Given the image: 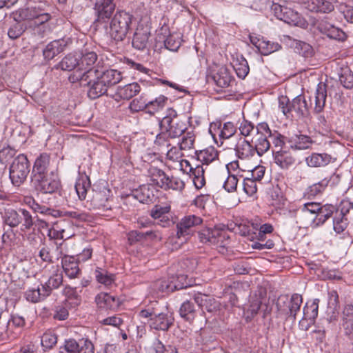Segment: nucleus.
Masks as SVG:
<instances>
[{"instance_id":"10","label":"nucleus","mask_w":353,"mask_h":353,"mask_svg":"<svg viewBox=\"0 0 353 353\" xmlns=\"http://www.w3.org/2000/svg\"><path fill=\"white\" fill-rule=\"evenodd\" d=\"M256 134L252 141L254 148L258 156H262L270 148V143L268 138L271 135V130L267 123L262 122L256 126Z\"/></svg>"},{"instance_id":"30","label":"nucleus","mask_w":353,"mask_h":353,"mask_svg":"<svg viewBox=\"0 0 353 353\" xmlns=\"http://www.w3.org/2000/svg\"><path fill=\"white\" fill-rule=\"evenodd\" d=\"M51 274L47 282L44 285L41 284V286L49 290V294L52 289L58 288L63 282V276L61 272L58 269L57 266L52 265L50 268Z\"/></svg>"},{"instance_id":"40","label":"nucleus","mask_w":353,"mask_h":353,"mask_svg":"<svg viewBox=\"0 0 353 353\" xmlns=\"http://www.w3.org/2000/svg\"><path fill=\"white\" fill-rule=\"evenodd\" d=\"M48 235L50 239H67L72 236L71 234L67 232L66 228L62 223H56L48 230Z\"/></svg>"},{"instance_id":"18","label":"nucleus","mask_w":353,"mask_h":353,"mask_svg":"<svg viewBox=\"0 0 353 353\" xmlns=\"http://www.w3.org/2000/svg\"><path fill=\"white\" fill-rule=\"evenodd\" d=\"M170 206L165 205L164 206L156 205L150 211V216L157 221V223L162 227L169 226L171 219L169 216Z\"/></svg>"},{"instance_id":"43","label":"nucleus","mask_w":353,"mask_h":353,"mask_svg":"<svg viewBox=\"0 0 353 353\" xmlns=\"http://www.w3.org/2000/svg\"><path fill=\"white\" fill-rule=\"evenodd\" d=\"M219 237H223V239H229V236L228 234V231L223 228L220 227H215L211 230H208V240L213 243H223V241L222 239H219Z\"/></svg>"},{"instance_id":"25","label":"nucleus","mask_w":353,"mask_h":353,"mask_svg":"<svg viewBox=\"0 0 353 353\" xmlns=\"http://www.w3.org/2000/svg\"><path fill=\"white\" fill-rule=\"evenodd\" d=\"M274 160L275 163L281 169L288 170L292 167L296 161V159L288 151L285 150H279L274 153Z\"/></svg>"},{"instance_id":"32","label":"nucleus","mask_w":353,"mask_h":353,"mask_svg":"<svg viewBox=\"0 0 353 353\" xmlns=\"http://www.w3.org/2000/svg\"><path fill=\"white\" fill-rule=\"evenodd\" d=\"M296 223L299 228H316L315 223V216H310L301 208H299V213L297 214V219Z\"/></svg>"},{"instance_id":"13","label":"nucleus","mask_w":353,"mask_h":353,"mask_svg":"<svg viewBox=\"0 0 353 353\" xmlns=\"http://www.w3.org/2000/svg\"><path fill=\"white\" fill-rule=\"evenodd\" d=\"M114 0H96L94 6L95 22L106 23L112 17L116 8Z\"/></svg>"},{"instance_id":"52","label":"nucleus","mask_w":353,"mask_h":353,"mask_svg":"<svg viewBox=\"0 0 353 353\" xmlns=\"http://www.w3.org/2000/svg\"><path fill=\"white\" fill-rule=\"evenodd\" d=\"M95 277L97 281L106 286L111 285L114 281V276L108 273L105 270L98 269L95 271Z\"/></svg>"},{"instance_id":"60","label":"nucleus","mask_w":353,"mask_h":353,"mask_svg":"<svg viewBox=\"0 0 353 353\" xmlns=\"http://www.w3.org/2000/svg\"><path fill=\"white\" fill-rule=\"evenodd\" d=\"M16 151L9 145L0 149V162L3 164L8 163L15 155Z\"/></svg>"},{"instance_id":"44","label":"nucleus","mask_w":353,"mask_h":353,"mask_svg":"<svg viewBox=\"0 0 353 353\" xmlns=\"http://www.w3.org/2000/svg\"><path fill=\"white\" fill-rule=\"evenodd\" d=\"M329 182L330 180L325 178L321 181L314 183L307 188L305 195L307 196L308 198H311L321 194L328 185Z\"/></svg>"},{"instance_id":"5","label":"nucleus","mask_w":353,"mask_h":353,"mask_svg":"<svg viewBox=\"0 0 353 353\" xmlns=\"http://www.w3.org/2000/svg\"><path fill=\"white\" fill-rule=\"evenodd\" d=\"M160 129L165 130L170 138H176L182 135L187 129V124L178 116L176 112L170 108L166 115L160 121Z\"/></svg>"},{"instance_id":"24","label":"nucleus","mask_w":353,"mask_h":353,"mask_svg":"<svg viewBox=\"0 0 353 353\" xmlns=\"http://www.w3.org/2000/svg\"><path fill=\"white\" fill-rule=\"evenodd\" d=\"M288 143L292 149L301 150L310 148L314 141L307 135L295 134L288 138Z\"/></svg>"},{"instance_id":"49","label":"nucleus","mask_w":353,"mask_h":353,"mask_svg":"<svg viewBox=\"0 0 353 353\" xmlns=\"http://www.w3.org/2000/svg\"><path fill=\"white\" fill-rule=\"evenodd\" d=\"M195 135L192 131L187 132L179 143L181 150H190L194 148Z\"/></svg>"},{"instance_id":"27","label":"nucleus","mask_w":353,"mask_h":353,"mask_svg":"<svg viewBox=\"0 0 353 353\" xmlns=\"http://www.w3.org/2000/svg\"><path fill=\"white\" fill-rule=\"evenodd\" d=\"M327 99V85L323 82L318 83L314 93V108L316 113L321 112L325 105Z\"/></svg>"},{"instance_id":"11","label":"nucleus","mask_w":353,"mask_h":353,"mask_svg":"<svg viewBox=\"0 0 353 353\" xmlns=\"http://www.w3.org/2000/svg\"><path fill=\"white\" fill-rule=\"evenodd\" d=\"M31 181L37 191L44 194L55 192L60 183L57 175L54 172L39 177H31Z\"/></svg>"},{"instance_id":"4","label":"nucleus","mask_w":353,"mask_h":353,"mask_svg":"<svg viewBox=\"0 0 353 353\" xmlns=\"http://www.w3.org/2000/svg\"><path fill=\"white\" fill-rule=\"evenodd\" d=\"M279 108L287 118H301L307 112L306 101L302 95H299L292 101L286 96L279 98Z\"/></svg>"},{"instance_id":"56","label":"nucleus","mask_w":353,"mask_h":353,"mask_svg":"<svg viewBox=\"0 0 353 353\" xmlns=\"http://www.w3.org/2000/svg\"><path fill=\"white\" fill-rule=\"evenodd\" d=\"M148 102L141 96L130 102L129 109L132 112H137L148 108Z\"/></svg>"},{"instance_id":"12","label":"nucleus","mask_w":353,"mask_h":353,"mask_svg":"<svg viewBox=\"0 0 353 353\" xmlns=\"http://www.w3.org/2000/svg\"><path fill=\"white\" fill-rule=\"evenodd\" d=\"M203 219L194 214L185 215L176 224V236L178 239L191 235L194 228L200 225Z\"/></svg>"},{"instance_id":"57","label":"nucleus","mask_w":353,"mask_h":353,"mask_svg":"<svg viewBox=\"0 0 353 353\" xmlns=\"http://www.w3.org/2000/svg\"><path fill=\"white\" fill-rule=\"evenodd\" d=\"M57 342V337L52 332H46L43 334L41 343L44 348H52Z\"/></svg>"},{"instance_id":"35","label":"nucleus","mask_w":353,"mask_h":353,"mask_svg":"<svg viewBox=\"0 0 353 353\" xmlns=\"http://www.w3.org/2000/svg\"><path fill=\"white\" fill-rule=\"evenodd\" d=\"M49 295V290H46L41 286L38 285L37 288L28 289L25 294L26 298L28 301L32 303L39 302Z\"/></svg>"},{"instance_id":"8","label":"nucleus","mask_w":353,"mask_h":353,"mask_svg":"<svg viewBox=\"0 0 353 353\" xmlns=\"http://www.w3.org/2000/svg\"><path fill=\"white\" fill-rule=\"evenodd\" d=\"M272 10L277 19L283 21L288 24L301 28H305L307 25L306 21L299 13L287 6L279 3H273Z\"/></svg>"},{"instance_id":"33","label":"nucleus","mask_w":353,"mask_h":353,"mask_svg":"<svg viewBox=\"0 0 353 353\" xmlns=\"http://www.w3.org/2000/svg\"><path fill=\"white\" fill-rule=\"evenodd\" d=\"M90 188V181L85 174L79 175L75 183V190L80 200H84L88 190Z\"/></svg>"},{"instance_id":"61","label":"nucleus","mask_w":353,"mask_h":353,"mask_svg":"<svg viewBox=\"0 0 353 353\" xmlns=\"http://www.w3.org/2000/svg\"><path fill=\"white\" fill-rule=\"evenodd\" d=\"M256 182L253 179L246 177L243 180V190L248 196H252L257 191Z\"/></svg>"},{"instance_id":"58","label":"nucleus","mask_w":353,"mask_h":353,"mask_svg":"<svg viewBox=\"0 0 353 353\" xmlns=\"http://www.w3.org/2000/svg\"><path fill=\"white\" fill-rule=\"evenodd\" d=\"M166 101L167 98L163 95H161L157 97L154 100L148 101V109L149 110V112L150 113L154 112L162 108L165 105Z\"/></svg>"},{"instance_id":"22","label":"nucleus","mask_w":353,"mask_h":353,"mask_svg":"<svg viewBox=\"0 0 353 353\" xmlns=\"http://www.w3.org/2000/svg\"><path fill=\"white\" fill-rule=\"evenodd\" d=\"M95 302L99 307L105 310H116L120 303L118 298L105 292L98 294Z\"/></svg>"},{"instance_id":"20","label":"nucleus","mask_w":353,"mask_h":353,"mask_svg":"<svg viewBox=\"0 0 353 353\" xmlns=\"http://www.w3.org/2000/svg\"><path fill=\"white\" fill-rule=\"evenodd\" d=\"M236 155L241 160H250L256 154L253 145L245 139H240L235 147Z\"/></svg>"},{"instance_id":"16","label":"nucleus","mask_w":353,"mask_h":353,"mask_svg":"<svg viewBox=\"0 0 353 353\" xmlns=\"http://www.w3.org/2000/svg\"><path fill=\"white\" fill-rule=\"evenodd\" d=\"M150 30L148 26L139 24L134 34L132 46L138 50H143L146 48L148 43Z\"/></svg>"},{"instance_id":"47","label":"nucleus","mask_w":353,"mask_h":353,"mask_svg":"<svg viewBox=\"0 0 353 353\" xmlns=\"http://www.w3.org/2000/svg\"><path fill=\"white\" fill-rule=\"evenodd\" d=\"M233 68L237 76L241 79H244L250 70L247 61L243 57L234 62Z\"/></svg>"},{"instance_id":"28","label":"nucleus","mask_w":353,"mask_h":353,"mask_svg":"<svg viewBox=\"0 0 353 353\" xmlns=\"http://www.w3.org/2000/svg\"><path fill=\"white\" fill-rule=\"evenodd\" d=\"M344 204L345 201H343L341 213L336 215L333 219V229L337 234L343 233L349 224L348 219L345 216V214L349 212V208H345Z\"/></svg>"},{"instance_id":"6","label":"nucleus","mask_w":353,"mask_h":353,"mask_svg":"<svg viewBox=\"0 0 353 353\" xmlns=\"http://www.w3.org/2000/svg\"><path fill=\"white\" fill-rule=\"evenodd\" d=\"M139 315L141 318L146 319L150 326L157 330H168L174 321L173 313L168 310L157 314L150 310H142Z\"/></svg>"},{"instance_id":"51","label":"nucleus","mask_w":353,"mask_h":353,"mask_svg":"<svg viewBox=\"0 0 353 353\" xmlns=\"http://www.w3.org/2000/svg\"><path fill=\"white\" fill-rule=\"evenodd\" d=\"M21 220V216L14 210H8L5 212L4 222L10 227H17Z\"/></svg>"},{"instance_id":"17","label":"nucleus","mask_w":353,"mask_h":353,"mask_svg":"<svg viewBox=\"0 0 353 353\" xmlns=\"http://www.w3.org/2000/svg\"><path fill=\"white\" fill-rule=\"evenodd\" d=\"M337 0H305V7L314 12L329 13L334 10Z\"/></svg>"},{"instance_id":"59","label":"nucleus","mask_w":353,"mask_h":353,"mask_svg":"<svg viewBox=\"0 0 353 353\" xmlns=\"http://www.w3.org/2000/svg\"><path fill=\"white\" fill-rule=\"evenodd\" d=\"M80 346V339L77 341L75 339H69L64 341L61 350H64L66 353H77Z\"/></svg>"},{"instance_id":"54","label":"nucleus","mask_w":353,"mask_h":353,"mask_svg":"<svg viewBox=\"0 0 353 353\" xmlns=\"http://www.w3.org/2000/svg\"><path fill=\"white\" fill-rule=\"evenodd\" d=\"M236 132V128L232 122H225L219 131V137L221 139H227L232 137Z\"/></svg>"},{"instance_id":"15","label":"nucleus","mask_w":353,"mask_h":353,"mask_svg":"<svg viewBox=\"0 0 353 353\" xmlns=\"http://www.w3.org/2000/svg\"><path fill=\"white\" fill-rule=\"evenodd\" d=\"M317 28L321 33L327 35L330 39L344 41L347 37L346 34L341 29L332 25L324 19L318 23Z\"/></svg>"},{"instance_id":"42","label":"nucleus","mask_w":353,"mask_h":353,"mask_svg":"<svg viewBox=\"0 0 353 353\" xmlns=\"http://www.w3.org/2000/svg\"><path fill=\"white\" fill-rule=\"evenodd\" d=\"M303 303L302 296L299 294H294L291 296L290 299L288 301L287 307L288 314L295 318L296 314L300 310L301 305Z\"/></svg>"},{"instance_id":"1","label":"nucleus","mask_w":353,"mask_h":353,"mask_svg":"<svg viewBox=\"0 0 353 353\" xmlns=\"http://www.w3.org/2000/svg\"><path fill=\"white\" fill-rule=\"evenodd\" d=\"M97 60V55L94 52H88L79 54H68L58 64L57 68L62 70L73 72L70 74V82L74 83L79 81H85L86 78L94 74L92 69Z\"/></svg>"},{"instance_id":"23","label":"nucleus","mask_w":353,"mask_h":353,"mask_svg":"<svg viewBox=\"0 0 353 353\" xmlns=\"http://www.w3.org/2000/svg\"><path fill=\"white\" fill-rule=\"evenodd\" d=\"M50 164V155L47 153L41 154L34 161L31 177H39L47 174Z\"/></svg>"},{"instance_id":"2","label":"nucleus","mask_w":353,"mask_h":353,"mask_svg":"<svg viewBox=\"0 0 353 353\" xmlns=\"http://www.w3.org/2000/svg\"><path fill=\"white\" fill-rule=\"evenodd\" d=\"M51 18V14L39 6H28L14 13L16 21H25L26 28L37 30L38 34L42 35L50 30L47 23Z\"/></svg>"},{"instance_id":"36","label":"nucleus","mask_w":353,"mask_h":353,"mask_svg":"<svg viewBox=\"0 0 353 353\" xmlns=\"http://www.w3.org/2000/svg\"><path fill=\"white\" fill-rule=\"evenodd\" d=\"M99 76L108 88L119 83L123 78L119 71L113 69L107 70Z\"/></svg>"},{"instance_id":"37","label":"nucleus","mask_w":353,"mask_h":353,"mask_svg":"<svg viewBox=\"0 0 353 353\" xmlns=\"http://www.w3.org/2000/svg\"><path fill=\"white\" fill-rule=\"evenodd\" d=\"M52 215L54 217L57 216H68L74 219L79 221H89L92 216L87 212L80 211H53Z\"/></svg>"},{"instance_id":"7","label":"nucleus","mask_w":353,"mask_h":353,"mask_svg":"<svg viewBox=\"0 0 353 353\" xmlns=\"http://www.w3.org/2000/svg\"><path fill=\"white\" fill-rule=\"evenodd\" d=\"M30 172V165L27 157L23 154L18 155L10 167V179L13 185L19 186L27 178Z\"/></svg>"},{"instance_id":"45","label":"nucleus","mask_w":353,"mask_h":353,"mask_svg":"<svg viewBox=\"0 0 353 353\" xmlns=\"http://www.w3.org/2000/svg\"><path fill=\"white\" fill-rule=\"evenodd\" d=\"M179 314L186 321H192L195 316V308L194 304L190 301H184L180 307Z\"/></svg>"},{"instance_id":"46","label":"nucleus","mask_w":353,"mask_h":353,"mask_svg":"<svg viewBox=\"0 0 353 353\" xmlns=\"http://www.w3.org/2000/svg\"><path fill=\"white\" fill-rule=\"evenodd\" d=\"M170 139L168 132L165 130L161 129L160 133L156 137L154 143L159 147V150H161V152H165V150L171 146L170 142Z\"/></svg>"},{"instance_id":"41","label":"nucleus","mask_w":353,"mask_h":353,"mask_svg":"<svg viewBox=\"0 0 353 353\" xmlns=\"http://www.w3.org/2000/svg\"><path fill=\"white\" fill-rule=\"evenodd\" d=\"M151 181L157 186L161 188L168 187V176L161 170L157 168H152L150 170Z\"/></svg>"},{"instance_id":"9","label":"nucleus","mask_w":353,"mask_h":353,"mask_svg":"<svg viewBox=\"0 0 353 353\" xmlns=\"http://www.w3.org/2000/svg\"><path fill=\"white\" fill-rule=\"evenodd\" d=\"M92 69L94 74L86 78L85 81H79V83L82 86H88V95L90 99H97L106 93L108 87L103 82V79L97 74L98 70L96 69L95 64L93 65Z\"/></svg>"},{"instance_id":"31","label":"nucleus","mask_w":353,"mask_h":353,"mask_svg":"<svg viewBox=\"0 0 353 353\" xmlns=\"http://www.w3.org/2000/svg\"><path fill=\"white\" fill-rule=\"evenodd\" d=\"M336 211V208L334 205H321L318 214L315 216V223L316 228L323 225Z\"/></svg>"},{"instance_id":"26","label":"nucleus","mask_w":353,"mask_h":353,"mask_svg":"<svg viewBox=\"0 0 353 353\" xmlns=\"http://www.w3.org/2000/svg\"><path fill=\"white\" fill-rule=\"evenodd\" d=\"M198 161L203 165H208L211 163L219 162V152L214 147H209L196 152Z\"/></svg>"},{"instance_id":"50","label":"nucleus","mask_w":353,"mask_h":353,"mask_svg":"<svg viewBox=\"0 0 353 353\" xmlns=\"http://www.w3.org/2000/svg\"><path fill=\"white\" fill-rule=\"evenodd\" d=\"M193 183L196 189L202 188L205 184L204 176V168L203 166L196 165L192 171Z\"/></svg>"},{"instance_id":"48","label":"nucleus","mask_w":353,"mask_h":353,"mask_svg":"<svg viewBox=\"0 0 353 353\" xmlns=\"http://www.w3.org/2000/svg\"><path fill=\"white\" fill-rule=\"evenodd\" d=\"M187 285L182 284L180 286H177L175 284L172 283V281H170L169 280L162 279L156 282L155 288L161 292H173L174 290L178 288H183Z\"/></svg>"},{"instance_id":"55","label":"nucleus","mask_w":353,"mask_h":353,"mask_svg":"<svg viewBox=\"0 0 353 353\" xmlns=\"http://www.w3.org/2000/svg\"><path fill=\"white\" fill-rule=\"evenodd\" d=\"M108 198L106 195L101 192H96L92 196L91 203L94 208H101L106 207Z\"/></svg>"},{"instance_id":"21","label":"nucleus","mask_w":353,"mask_h":353,"mask_svg":"<svg viewBox=\"0 0 353 353\" xmlns=\"http://www.w3.org/2000/svg\"><path fill=\"white\" fill-rule=\"evenodd\" d=\"M78 262L73 256L64 254L62 257L61 264L63 270L70 279L77 278L79 275L81 270Z\"/></svg>"},{"instance_id":"62","label":"nucleus","mask_w":353,"mask_h":353,"mask_svg":"<svg viewBox=\"0 0 353 353\" xmlns=\"http://www.w3.org/2000/svg\"><path fill=\"white\" fill-rule=\"evenodd\" d=\"M168 187L165 188V190L172 189L174 190L181 191L185 186L184 182L178 177H168Z\"/></svg>"},{"instance_id":"38","label":"nucleus","mask_w":353,"mask_h":353,"mask_svg":"<svg viewBox=\"0 0 353 353\" xmlns=\"http://www.w3.org/2000/svg\"><path fill=\"white\" fill-rule=\"evenodd\" d=\"M213 79L216 84L221 88L228 87L232 81V76L225 67H221Z\"/></svg>"},{"instance_id":"63","label":"nucleus","mask_w":353,"mask_h":353,"mask_svg":"<svg viewBox=\"0 0 353 353\" xmlns=\"http://www.w3.org/2000/svg\"><path fill=\"white\" fill-rule=\"evenodd\" d=\"M181 42L178 36L170 35L165 40V46L171 51H176L181 46Z\"/></svg>"},{"instance_id":"64","label":"nucleus","mask_w":353,"mask_h":353,"mask_svg":"<svg viewBox=\"0 0 353 353\" xmlns=\"http://www.w3.org/2000/svg\"><path fill=\"white\" fill-rule=\"evenodd\" d=\"M77 353H94V347L93 343L88 339H81L80 346Z\"/></svg>"},{"instance_id":"14","label":"nucleus","mask_w":353,"mask_h":353,"mask_svg":"<svg viewBox=\"0 0 353 353\" xmlns=\"http://www.w3.org/2000/svg\"><path fill=\"white\" fill-rule=\"evenodd\" d=\"M249 38L251 43L263 55H269L281 48V46L279 43L266 40L261 35L250 34Z\"/></svg>"},{"instance_id":"19","label":"nucleus","mask_w":353,"mask_h":353,"mask_svg":"<svg viewBox=\"0 0 353 353\" xmlns=\"http://www.w3.org/2000/svg\"><path fill=\"white\" fill-rule=\"evenodd\" d=\"M140 91V85L137 82H134L123 87H118L113 97L117 101H119L121 99L130 100L133 97L137 95Z\"/></svg>"},{"instance_id":"29","label":"nucleus","mask_w":353,"mask_h":353,"mask_svg":"<svg viewBox=\"0 0 353 353\" xmlns=\"http://www.w3.org/2000/svg\"><path fill=\"white\" fill-rule=\"evenodd\" d=\"M66 44L64 39L54 40L48 43L43 52L45 59L48 60L53 59L57 54L64 50Z\"/></svg>"},{"instance_id":"53","label":"nucleus","mask_w":353,"mask_h":353,"mask_svg":"<svg viewBox=\"0 0 353 353\" xmlns=\"http://www.w3.org/2000/svg\"><path fill=\"white\" fill-rule=\"evenodd\" d=\"M339 81L347 89L353 88V72L349 68H346L342 70L339 76Z\"/></svg>"},{"instance_id":"34","label":"nucleus","mask_w":353,"mask_h":353,"mask_svg":"<svg viewBox=\"0 0 353 353\" xmlns=\"http://www.w3.org/2000/svg\"><path fill=\"white\" fill-rule=\"evenodd\" d=\"M330 156L325 153H313L305 159L307 165L313 168L325 166L330 162Z\"/></svg>"},{"instance_id":"39","label":"nucleus","mask_w":353,"mask_h":353,"mask_svg":"<svg viewBox=\"0 0 353 353\" xmlns=\"http://www.w3.org/2000/svg\"><path fill=\"white\" fill-rule=\"evenodd\" d=\"M320 300L314 299L307 301L303 307V316L306 319L314 320L318 316L319 303Z\"/></svg>"},{"instance_id":"3","label":"nucleus","mask_w":353,"mask_h":353,"mask_svg":"<svg viewBox=\"0 0 353 353\" xmlns=\"http://www.w3.org/2000/svg\"><path fill=\"white\" fill-rule=\"evenodd\" d=\"M132 19L133 16L125 11H117L110 23V37L115 41L123 40L130 29Z\"/></svg>"}]
</instances>
